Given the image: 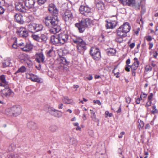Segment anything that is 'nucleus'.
I'll return each mask as SVG.
<instances>
[{"label":"nucleus","mask_w":158,"mask_h":158,"mask_svg":"<svg viewBox=\"0 0 158 158\" xmlns=\"http://www.w3.org/2000/svg\"><path fill=\"white\" fill-rule=\"evenodd\" d=\"M48 10L52 14V16H48L45 17L43 20V22L48 28V30L50 33L55 34L61 30L56 15L58 14V10L55 6L52 3L49 5Z\"/></svg>","instance_id":"1"},{"label":"nucleus","mask_w":158,"mask_h":158,"mask_svg":"<svg viewBox=\"0 0 158 158\" xmlns=\"http://www.w3.org/2000/svg\"><path fill=\"white\" fill-rule=\"evenodd\" d=\"M73 42L77 44V51L81 54H83L84 52L87 49L86 44L83 40L80 37H75L72 38Z\"/></svg>","instance_id":"2"},{"label":"nucleus","mask_w":158,"mask_h":158,"mask_svg":"<svg viewBox=\"0 0 158 158\" xmlns=\"http://www.w3.org/2000/svg\"><path fill=\"white\" fill-rule=\"evenodd\" d=\"M92 21L89 18L83 19L79 23L75 24L80 33H83L85 30L86 28L90 26L92 24Z\"/></svg>","instance_id":"3"},{"label":"nucleus","mask_w":158,"mask_h":158,"mask_svg":"<svg viewBox=\"0 0 158 158\" xmlns=\"http://www.w3.org/2000/svg\"><path fill=\"white\" fill-rule=\"evenodd\" d=\"M131 29V27L128 23H126L121 26L117 30L118 36L126 37L127 33Z\"/></svg>","instance_id":"4"},{"label":"nucleus","mask_w":158,"mask_h":158,"mask_svg":"<svg viewBox=\"0 0 158 158\" xmlns=\"http://www.w3.org/2000/svg\"><path fill=\"white\" fill-rule=\"evenodd\" d=\"M90 53L93 59L95 60H98L101 58V54L99 49L96 47H91Z\"/></svg>","instance_id":"5"},{"label":"nucleus","mask_w":158,"mask_h":158,"mask_svg":"<svg viewBox=\"0 0 158 158\" xmlns=\"http://www.w3.org/2000/svg\"><path fill=\"white\" fill-rule=\"evenodd\" d=\"M62 18L65 22L70 23L74 18L73 11L66 10L62 15Z\"/></svg>","instance_id":"6"},{"label":"nucleus","mask_w":158,"mask_h":158,"mask_svg":"<svg viewBox=\"0 0 158 158\" xmlns=\"http://www.w3.org/2000/svg\"><path fill=\"white\" fill-rule=\"evenodd\" d=\"M5 87V89L2 90L0 92L1 96L3 98H8L10 95L13 96L14 93L8 88V86Z\"/></svg>","instance_id":"7"},{"label":"nucleus","mask_w":158,"mask_h":158,"mask_svg":"<svg viewBox=\"0 0 158 158\" xmlns=\"http://www.w3.org/2000/svg\"><path fill=\"white\" fill-rule=\"evenodd\" d=\"M80 13L84 16L89 17L91 15L90 9L87 6H81L79 8Z\"/></svg>","instance_id":"8"},{"label":"nucleus","mask_w":158,"mask_h":158,"mask_svg":"<svg viewBox=\"0 0 158 158\" xmlns=\"http://www.w3.org/2000/svg\"><path fill=\"white\" fill-rule=\"evenodd\" d=\"M16 33L21 37L26 38L28 35V33L24 27H21L17 29Z\"/></svg>","instance_id":"9"},{"label":"nucleus","mask_w":158,"mask_h":158,"mask_svg":"<svg viewBox=\"0 0 158 158\" xmlns=\"http://www.w3.org/2000/svg\"><path fill=\"white\" fill-rule=\"evenodd\" d=\"M16 9L19 12L25 13L26 12L27 8L25 6L23 5L22 2H16L15 3Z\"/></svg>","instance_id":"10"},{"label":"nucleus","mask_w":158,"mask_h":158,"mask_svg":"<svg viewBox=\"0 0 158 158\" xmlns=\"http://www.w3.org/2000/svg\"><path fill=\"white\" fill-rule=\"evenodd\" d=\"M60 44H64L69 42V35L65 33H61L59 35Z\"/></svg>","instance_id":"11"},{"label":"nucleus","mask_w":158,"mask_h":158,"mask_svg":"<svg viewBox=\"0 0 158 158\" xmlns=\"http://www.w3.org/2000/svg\"><path fill=\"white\" fill-rule=\"evenodd\" d=\"M48 111L51 115L56 117H60L62 116V113L58 110H56L53 107L48 108Z\"/></svg>","instance_id":"12"},{"label":"nucleus","mask_w":158,"mask_h":158,"mask_svg":"<svg viewBox=\"0 0 158 158\" xmlns=\"http://www.w3.org/2000/svg\"><path fill=\"white\" fill-rule=\"evenodd\" d=\"M28 78L31 79L32 81L38 83L42 82L40 78L38 77L36 75L32 74H29L27 75Z\"/></svg>","instance_id":"13"},{"label":"nucleus","mask_w":158,"mask_h":158,"mask_svg":"<svg viewBox=\"0 0 158 158\" xmlns=\"http://www.w3.org/2000/svg\"><path fill=\"white\" fill-rule=\"evenodd\" d=\"M45 58V57L42 52H40L36 54L35 60L39 63H43Z\"/></svg>","instance_id":"14"},{"label":"nucleus","mask_w":158,"mask_h":158,"mask_svg":"<svg viewBox=\"0 0 158 158\" xmlns=\"http://www.w3.org/2000/svg\"><path fill=\"white\" fill-rule=\"evenodd\" d=\"M14 116H17L20 114L22 112L21 108L19 106H14L12 107Z\"/></svg>","instance_id":"15"},{"label":"nucleus","mask_w":158,"mask_h":158,"mask_svg":"<svg viewBox=\"0 0 158 158\" xmlns=\"http://www.w3.org/2000/svg\"><path fill=\"white\" fill-rule=\"evenodd\" d=\"M106 27L107 29H113L117 25V22L115 21H106Z\"/></svg>","instance_id":"16"},{"label":"nucleus","mask_w":158,"mask_h":158,"mask_svg":"<svg viewBox=\"0 0 158 158\" xmlns=\"http://www.w3.org/2000/svg\"><path fill=\"white\" fill-rule=\"evenodd\" d=\"M23 2H24V5L27 9L32 8L35 3L34 0H25Z\"/></svg>","instance_id":"17"},{"label":"nucleus","mask_w":158,"mask_h":158,"mask_svg":"<svg viewBox=\"0 0 158 158\" xmlns=\"http://www.w3.org/2000/svg\"><path fill=\"white\" fill-rule=\"evenodd\" d=\"M14 18L18 23L21 24L24 23L23 16L20 14H16L14 16Z\"/></svg>","instance_id":"18"},{"label":"nucleus","mask_w":158,"mask_h":158,"mask_svg":"<svg viewBox=\"0 0 158 158\" xmlns=\"http://www.w3.org/2000/svg\"><path fill=\"white\" fill-rule=\"evenodd\" d=\"M51 41L54 44H60V39L59 35H52L51 37Z\"/></svg>","instance_id":"19"},{"label":"nucleus","mask_w":158,"mask_h":158,"mask_svg":"<svg viewBox=\"0 0 158 158\" xmlns=\"http://www.w3.org/2000/svg\"><path fill=\"white\" fill-rule=\"evenodd\" d=\"M0 86L3 87H8V82L5 80V77L3 75L0 77Z\"/></svg>","instance_id":"20"},{"label":"nucleus","mask_w":158,"mask_h":158,"mask_svg":"<svg viewBox=\"0 0 158 158\" xmlns=\"http://www.w3.org/2000/svg\"><path fill=\"white\" fill-rule=\"evenodd\" d=\"M21 48L23 51L28 52L32 49L33 46L30 43H26L24 47H21Z\"/></svg>","instance_id":"21"},{"label":"nucleus","mask_w":158,"mask_h":158,"mask_svg":"<svg viewBox=\"0 0 158 158\" xmlns=\"http://www.w3.org/2000/svg\"><path fill=\"white\" fill-rule=\"evenodd\" d=\"M134 62L132 65L131 66V70H136L139 65V62L138 60V59L135 57L134 59Z\"/></svg>","instance_id":"22"},{"label":"nucleus","mask_w":158,"mask_h":158,"mask_svg":"<svg viewBox=\"0 0 158 158\" xmlns=\"http://www.w3.org/2000/svg\"><path fill=\"white\" fill-rule=\"evenodd\" d=\"M19 58L21 60L26 61L30 59L29 56L26 54H20L19 56Z\"/></svg>","instance_id":"23"},{"label":"nucleus","mask_w":158,"mask_h":158,"mask_svg":"<svg viewBox=\"0 0 158 158\" xmlns=\"http://www.w3.org/2000/svg\"><path fill=\"white\" fill-rule=\"evenodd\" d=\"M35 23H32L29 24L27 26L28 31L31 32H35Z\"/></svg>","instance_id":"24"},{"label":"nucleus","mask_w":158,"mask_h":158,"mask_svg":"<svg viewBox=\"0 0 158 158\" xmlns=\"http://www.w3.org/2000/svg\"><path fill=\"white\" fill-rule=\"evenodd\" d=\"M107 53L109 56H114L116 52L115 49L111 48H108L107 50Z\"/></svg>","instance_id":"25"},{"label":"nucleus","mask_w":158,"mask_h":158,"mask_svg":"<svg viewBox=\"0 0 158 158\" xmlns=\"http://www.w3.org/2000/svg\"><path fill=\"white\" fill-rule=\"evenodd\" d=\"M43 26L41 24L35 23V32L41 31L43 29Z\"/></svg>","instance_id":"26"},{"label":"nucleus","mask_w":158,"mask_h":158,"mask_svg":"<svg viewBox=\"0 0 158 158\" xmlns=\"http://www.w3.org/2000/svg\"><path fill=\"white\" fill-rule=\"evenodd\" d=\"M135 0H127L125 4L130 6H135Z\"/></svg>","instance_id":"27"},{"label":"nucleus","mask_w":158,"mask_h":158,"mask_svg":"<svg viewBox=\"0 0 158 158\" xmlns=\"http://www.w3.org/2000/svg\"><path fill=\"white\" fill-rule=\"evenodd\" d=\"M5 113L10 116H13V111L12 107L6 109L5 110Z\"/></svg>","instance_id":"28"},{"label":"nucleus","mask_w":158,"mask_h":158,"mask_svg":"<svg viewBox=\"0 0 158 158\" xmlns=\"http://www.w3.org/2000/svg\"><path fill=\"white\" fill-rule=\"evenodd\" d=\"M62 101L64 103L67 104H71L73 102V100L72 99L69 98L67 97H64L62 99Z\"/></svg>","instance_id":"29"},{"label":"nucleus","mask_w":158,"mask_h":158,"mask_svg":"<svg viewBox=\"0 0 158 158\" xmlns=\"http://www.w3.org/2000/svg\"><path fill=\"white\" fill-rule=\"evenodd\" d=\"M27 126L30 129H34L36 127V125L34 122H30L27 123Z\"/></svg>","instance_id":"30"},{"label":"nucleus","mask_w":158,"mask_h":158,"mask_svg":"<svg viewBox=\"0 0 158 158\" xmlns=\"http://www.w3.org/2000/svg\"><path fill=\"white\" fill-rule=\"evenodd\" d=\"M40 42H43L44 43H45L47 40L48 37L46 34H41L40 36Z\"/></svg>","instance_id":"31"},{"label":"nucleus","mask_w":158,"mask_h":158,"mask_svg":"<svg viewBox=\"0 0 158 158\" xmlns=\"http://www.w3.org/2000/svg\"><path fill=\"white\" fill-rule=\"evenodd\" d=\"M26 69L24 66H22L15 73L16 74L19 73H23L25 72Z\"/></svg>","instance_id":"32"},{"label":"nucleus","mask_w":158,"mask_h":158,"mask_svg":"<svg viewBox=\"0 0 158 158\" xmlns=\"http://www.w3.org/2000/svg\"><path fill=\"white\" fill-rule=\"evenodd\" d=\"M31 37L34 40L38 42H40V36H39L38 35L33 34L31 35Z\"/></svg>","instance_id":"33"},{"label":"nucleus","mask_w":158,"mask_h":158,"mask_svg":"<svg viewBox=\"0 0 158 158\" xmlns=\"http://www.w3.org/2000/svg\"><path fill=\"white\" fill-rule=\"evenodd\" d=\"M10 60H6L2 63L3 67H6L10 66Z\"/></svg>","instance_id":"34"},{"label":"nucleus","mask_w":158,"mask_h":158,"mask_svg":"<svg viewBox=\"0 0 158 158\" xmlns=\"http://www.w3.org/2000/svg\"><path fill=\"white\" fill-rule=\"evenodd\" d=\"M7 158H19V155L17 153L11 154L7 156Z\"/></svg>","instance_id":"35"},{"label":"nucleus","mask_w":158,"mask_h":158,"mask_svg":"<svg viewBox=\"0 0 158 158\" xmlns=\"http://www.w3.org/2000/svg\"><path fill=\"white\" fill-rule=\"evenodd\" d=\"M49 129L52 132H54L57 130L58 128L56 126L53 125L51 126Z\"/></svg>","instance_id":"36"},{"label":"nucleus","mask_w":158,"mask_h":158,"mask_svg":"<svg viewBox=\"0 0 158 158\" xmlns=\"http://www.w3.org/2000/svg\"><path fill=\"white\" fill-rule=\"evenodd\" d=\"M16 148V145L14 143H11L9 146L8 150L9 151H12L14 150Z\"/></svg>","instance_id":"37"},{"label":"nucleus","mask_w":158,"mask_h":158,"mask_svg":"<svg viewBox=\"0 0 158 158\" xmlns=\"http://www.w3.org/2000/svg\"><path fill=\"white\" fill-rule=\"evenodd\" d=\"M96 7L98 9H102L104 8V5L102 2H100L97 4Z\"/></svg>","instance_id":"38"},{"label":"nucleus","mask_w":158,"mask_h":158,"mask_svg":"<svg viewBox=\"0 0 158 158\" xmlns=\"http://www.w3.org/2000/svg\"><path fill=\"white\" fill-rule=\"evenodd\" d=\"M123 36H117L116 39L115 40L116 42L120 43L123 41Z\"/></svg>","instance_id":"39"},{"label":"nucleus","mask_w":158,"mask_h":158,"mask_svg":"<svg viewBox=\"0 0 158 158\" xmlns=\"http://www.w3.org/2000/svg\"><path fill=\"white\" fill-rule=\"evenodd\" d=\"M152 110L151 111L152 114H155V113L158 112L156 108V106L154 105L152 106Z\"/></svg>","instance_id":"40"},{"label":"nucleus","mask_w":158,"mask_h":158,"mask_svg":"<svg viewBox=\"0 0 158 158\" xmlns=\"http://www.w3.org/2000/svg\"><path fill=\"white\" fill-rule=\"evenodd\" d=\"M139 124L138 127L140 129V128H142L143 127L144 125V123L143 122L140 120V121L139 122Z\"/></svg>","instance_id":"41"},{"label":"nucleus","mask_w":158,"mask_h":158,"mask_svg":"<svg viewBox=\"0 0 158 158\" xmlns=\"http://www.w3.org/2000/svg\"><path fill=\"white\" fill-rule=\"evenodd\" d=\"M46 1V0H38L37 2L38 3L39 5H42L43 4H44Z\"/></svg>","instance_id":"42"},{"label":"nucleus","mask_w":158,"mask_h":158,"mask_svg":"<svg viewBox=\"0 0 158 158\" xmlns=\"http://www.w3.org/2000/svg\"><path fill=\"white\" fill-rule=\"evenodd\" d=\"M18 46L17 43V40L16 39L14 43L12 45V47L14 49H16L17 48Z\"/></svg>","instance_id":"43"},{"label":"nucleus","mask_w":158,"mask_h":158,"mask_svg":"<svg viewBox=\"0 0 158 158\" xmlns=\"http://www.w3.org/2000/svg\"><path fill=\"white\" fill-rule=\"evenodd\" d=\"M94 103L95 104H97L98 105L100 106L101 105V103L100 102V101L99 100H94L93 101Z\"/></svg>","instance_id":"44"},{"label":"nucleus","mask_w":158,"mask_h":158,"mask_svg":"<svg viewBox=\"0 0 158 158\" xmlns=\"http://www.w3.org/2000/svg\"><path fill=\"white\" fill-rule=\"evenodd\" d=\"M93 79V77L91 75H89L88 77H87L85 78V80H91Z\"/></svg>","instance_id":"45"},{"label":"nucleus","mask_w":158,"mask_h":158,"mask_svg":"<svg viewBox=\"0 0 158 158\" xmlns=\"http://www.w3.org/2000/svg\"><path fill=\"white\" fill-rule=\"evenodd\" d=\"M152 67L149 65L146 66L145 67V69L146 71H151L152 70Z\"/></svg>","instance_id":"46"},{"label":"nucleus","mask_w":158,"mask_h":158,"mask_svg":"<svg viewBox=\"0 0 158 158\" xmlns=\"http://www.w3.org/2000/svg\"><path fill=\"white\" fill-rule=\"evenodd\" d=\"M131 68V66L129 65H126L125 66V69L126 71L129 72L130 71V69Z\"/></svg>","instance_id":"47"},{"label":"nucleus","mask_w":158,"mask_h":158,"mask_svg":"<svg viewBox=\"0 0 158 158\" xmlns=\"http://www.w3.org/2000/svg\"><path fill=\"white\" fill-rule=\"evenodd\" d=\"M142 95H140V98H138L136 100V102L137 104H139L140 103V100L142 99Z\"/></svg>","instance_id":"48"},{"label":"nucleus","mask_w":158,"mask_h":158,"mask_svg":"<svg viewBox=\"0 0 158 158\" xmlns=\"http://www.w3.org/2000/svg\"><path fill=\"white\" fill-rule=\"evenodd\" d=\"M91 117L94 121H95L96 119V117L95 113H94L93 114H92Z\"/></svg>","instance_id":"49"},{"label":"nucleus","mask_w":158,"mask_h":158,"mask_svg":"<svg viewBox=\"0 0 158 158\" xmlns=\"http://www.w3.org/2000/svg\"><path fill=\"white\" fill-rule=\"evenodd\" d=\"M5 11V9L2 6H0V15L3 14Z\"/></svg>","instance_id":"50"},{"label":"nucleus","mask_w":158,"mask_h":158,"mask_svg":"<svg viewBox=\"0 0 158 158\" xmlns=\"http://www.w3.org/2000/svg\"><path fill=\"white\" fill-rule=\"evenodd\" d=\"M153 97V94L152 93H151L150 95H149L148 97V99L149 101H151Z\"/></svg>","instance_id":"51"},{"label":"nucleus","mask_w":158,"mask_h":158,"mask_svg":"<svg viewBox=\"0 0 158 158\" xmlns=\"http://www.w3.org/2000/svg\"><path fill=\"white\" fill-rule=\"evenodd\" d=\"M72 140V142H71V143L73 144L76 145L77 143V141L74 139H71Z\"/></svg>","instance_id":"52"},{"label":"nucleus","mask_w":158,"mask_h":158,"mask_svg":"<svg viewBox=\"0 0 158 158\" xmlns=\"http://www.w3.org/2000/svg\"><path fill=\"white\" fill-rule=\"evenodd\" d=\"M146 38V39L148 41H151L152 40V37H151V36L150 35H148V36H146L145 37Z\"/></svg>","instance_id":"53"},{"label":"nucleus","mask_w":158,"mask_h":158,"mask_svg":"<svg viewBox=\"0 0 158 158\" xmlns=\"http://www.w3.org/2000/svg\"><path fill=\"white\" fill-rule=\"evenodd\" d=\"M53 52V49H50L48 52H47V55L50 56L52 55V52Z\"/></svg>","instance_id":"54"},{"label":"nucleus","mask_w":158,"mask_h":158,"mask_svg":"<svg viewBox=\"0 0 158 158\" xmlns=\"http://www.w3.org/2000/svg\"><path fill=\"white\" fill-rule=\"evenodd\" d=\"M140 22L142 23V24H143V22L142 18L141 19H137V23L139 24H140Z\"/></svg>","instance_id":"55"},{"label":"nucleus","mask_w":158,"mask_h":158,"mask_svg":"<svg viewBox=\"0 0 158 158\" xmlns=\"http://www.w3.org/2000/svg\"><path fill=\"white\" fill-rule=\"evenodd\" d=\"M125 99L126 102L128 103H129L131 101V99L129 97H127L125 98Z\"/></svg>","instance_id":"56"},{"label":"nucleus","mask_w":158,"mask_h":158,"mask_svg":"<svg viewBox=\"0 0 158 158\" xmlns=\"http://www.w3.org/2000/svg\"><path fill=\"white\" fill-rule=\"evenodd\" d=\"M152 103V101H149L148 102H147L146 104V106L148 108V107L150 106Z\"/></svg>","instance_id":"57"},{"label":"nucleus","mask_w":158,"mask_h":158,"mask_svg":"<svg viewBox=\"0 0 158 158\" xmlns=\"http://www.w3.org/2000/svg\"><path fill=\"white\" fill-rule=\"evenodd\" d=\"M105 114L107 116H108L110 117H111L112 116V114L111 113H110L108 111H106L105 112Z\"/></svg>","instance_id":"58"},{"label":"nucleus","mask_w":158,"mask_h":158,"mask_svg":"<svg viewBox=\"0 0 158 158\" xmlns=\"http://www.w3.org/2000/svg\"><path fill=\"white\" fill-rule=\"evenodd\" d=\"M153 56L155 58H156L157 56L158 55V53L156 51L153 52Z\"/></svg>","instance_id":"59"},{"label":"nucleus","mask_w":158,"mask_h":158,"mask_svg":"<svg viewBox=\"0 0 158 158\" xmlns=\"http://www.w3.org/2000/svg\"><path fill=\"white\" fill-rule=\"evenodd\" d=\"M135 46V43H132L130 45L129 47L131 48H132L134 47Z\"/></svg>","instance_id":"60"},{"label":"nucleus","mask_w":158,"mask_h":158,"mask_svg":"<svg viewBox=\"0 0 158 158\" xmlns=\"http://www.w3.org/2000/svg\"><path fill=\"white\" fill-rule=\"evenodd\" d=\"M63 104H62V103H60L58 105V108L59 109H62L63 108Z\"/></svg>","instance_id":"61"},{"label":"nucleus","mask_w":158,"mask_h":158,"mask_svg":"<svg viewBox=\"0 0 158 158\" xmlns=\"http://www.w3.org/2000/svg\"><path fill=\"white\" fill-rule=\"evenodd\" d=\"M149 49H151L152 48L153 44L152 43H149Z\"/></svg>","instance_id":"62"},{"label":"nucleus","mask_w":158,"mask_h":158,"mask_svg":"<svg viewBox=\"0 0 158 158\" xmlns=\"http://www.w3.org/2000/svg\"><path fill=\"white\" fill-rule=\"evenodd\" d=\"M150 127V125L149 124H147L146 125L145 128L146 129H149Z\"/></svg>","instance_id":"63"},{"label":"nucleus","mask_w":158,"mask_h":158,"mask_svg":"<svg viewBox=\"0 0 158 158\" xmlns=\"http://www.w3.org/2000/svg\"><path fill=\"white\" fill-rule=\"evenodd\" d=\"M24 45H25V44H24V43H23V42H21L20 43H19L18 44V45L19 46L21 47H24Z\"/></svg>","instance_id":"64"}]
</instances>
